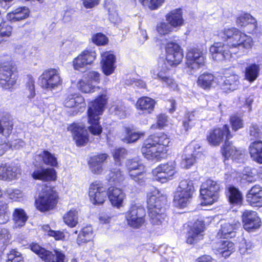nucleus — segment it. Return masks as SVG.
Masks as SVG:
<instances>
[{"label": "nucleus", "instance_id": "nucleus-1", "mask_svg": "<svg viewBox=\"0 0 262 262\" xmlns=\"http://www.w3.org/2000/svg\"><path fill=\"white\" fill-rule=\"evenodd\" d=\"M217 36L224 42H214L210 47V52L215 60L228 59L236 53L235 49L249 50L253 46L252 38L235 27H224L217 30Z\"/></svg>", "mask_w": 262, "mask_h": 262}, {"label": "nucleus", "instance_id": "nucleus-2", "mask_svg": "<svg viewBox=\"0 0 262 262\" xmlns=\"http://www.w3.org/2000/svg\"><path fill=\"white\" fill-rule=\"evenodd\" d=\"M170 142L169 136L164 132H156L148 135L143 142L141 152L148 160L159 161L162 159V150L168 146Z\"/></svg>", "mask_w": 262, "mask_h": 262}, {"label": "nucleus", "instance_id": "nucleus-3", "mask_svg": "<svg viewBox=\"0 0 262 262\" xmlns=\"http://www.w3.org/2000/svg\"><path fill=\"white\" fill-rule=\"evenodd\" d=\"M165 201V196L156 188L148 194L147 207L149 221L153 226L158 228L165 226L167 224L166 215L163 207Z\"/></svg>", "mask_w": 262, "mask_h": 262}, {"label": "nucleus", "instance_id": "nucleus-4", "mask_svg": "<svg viewBox=\"0 0 262 262\" xmlns=\"http://www.w3.org/2000/svg\"><path fill=\"white\" fill-rule=\"evenodd\" d=\"M107 103V98L105 94H101L89 102L87 110L88 127L90 133L94 136H100L103 131L100 124L101 116Z\"/></svg>", "mask_w": 262, "mask_h": 262}, {"label": "nucleus", "instance_id": "nucleus-5", "mask_svg": "<svg viewBox=\"0 0 262 262\" xmlns=\"http://www.w3.org/2000/svg\"><path fill=\"white\" fill-rule=\"evenodd\" d=\"M16 65L11 60L0 63V86L4 90L12 91L16 85L18 75Z\"/></svg>", "mask_w": 262, "mask_h": 262}, {"label": "nucleus", "instance_id": "nucleus-6", "mask_svg": "<svg viewBox=\"0 0 262 262\" xmlns=\"http://www.w3.org/2000/svg\"><path fill=\"white\" fill-rule=\"evenodd\" d=\"M194 191L193 182L189 180L180 181L174 194L173 203L179 208L186 207L190 202Z\"/></svg>", "mask_w": 262, "mask_h": 262}, {"label": "nucleus", "instance_id": "nucleus-7", "mask_svg": "<svg viewBox=\"0 0 262 262\" xmlns=\"http://www.w3.org/2000/svg\"><path fill=\"white\" fill-rule=\"evenodd\" d=\"M38 79L40 87L44 90L52 91L62 84L59 70L56 68H50L44 70Z\"/></svg>", "mask_w": 262, "mask_h": 262}, {"label": "nucleus", "instance_id": "nucleus-8", "mask_svg": "<svg viewBox=\"0 0 262 262\" xmlns=\"http://www.w3.org/2000/svg\"><path fill=\"white\" fill-rule=\"evenodd\" d=\"M57 194L53 187H45L35 201L36 208L42 212L52 209L57 203Z\"/></svg>", "mask_w": 262, "mask_h": 262}, {"label": "nucleus", "instance_id": "nucleus-9", "mask_svg": "<svg viewBox=\"0 0 262 262\" xmlns=\"http://www.w3.org/2000/svg\"><path fill=\"white\" fill-rule=\"evenodd\" d=\"M219 184L211 180H207L200 189L202 205H212L216 202L219 197Z\"/></svg>", "mask_w": 262, "mask_h": 262}, {"label": "nucleus", "instance_id": "nucleus-10", "mask_svg": "<svg viewBox=\"0 0 262 262\" xmlns=\"http://www.w3.org/2000/svg\"><path fill=\"white\" fill-rule=\"evenodd\" d=\"M233 137L229 126L225 124L222 127H215L210 129L206 135V140L211 146H219L223 141Z\"/></svg>", "mask_w": 262, "mask_h": 262}, {"label": "nucleus", "instance_id": "nucleus-11", "mask_svg": "<svg viewBox=\"0 0 262 262\" xmlns=\"http://www.w3.org/2000/svg\"><path fill=\"white\" fill-rule=\"evenodd\" d=\"M165 60L171 67H176L180 64L184 58V51L181 46L170 41L165 46Z\"/></svg>", "mask_w": 262, "mask_h": 262}, {"label": "nucleus", "instance_id": "nucleus-12", "mask_svg": "<svg viewBox=\"0 0 262 262\" xmlns=\"http://www.w3.org/2000/svg\"><path fill=\"white\" fill-rule=\"evenodd\" d=\"M205 56L203 50L199 47H192L187 49L186 64L191 69H199L205 63Z\"/></svg>", "mask_w": 262, "mask_h": 262}, {"label": "nucleus", "instance_id": "nucleus-13", "mask_svg": "<svg viewBox=\"0 0 262 262\" xmlns=\"http://www.w3.org/2000/svg\"><path fill=\"white\" fill-rule=\"evenodd\" d=\"M220 152L223 157L224 162L229 160L234 162L244 157L245 150L234 146L232 141L227 140H225L221 146Z\"/></svg>", "mask_w": 262, "mask_h": 262}, {"label": "nucleus", "instance_id": "nucleus-14", "mask_svg": "<svg viewBox=\"0 0 262 262\" xmlns=\"http://www.w3.org/2000/svg\"><path fill=\"white\" fill-rule=\"evenodd\" d=\"M68 130L71 132L73 139L77 146H84L89 142V134L84 125L72 123L68 126Z\"/></svg>", "mask_w": 262, "mask_h": 262}, {"label": "nucleus", "instance_id": "nucleus-15", "mask_svg": "<svg viewBox=\"0 0 262 262\" xmlns=\"http://www.w3.org/2000/svg\"><path fill=\"white\" fill-rule=\"evenodd\" d=\"M96 57L95 50L92 48H86L73 60V68L76 70H79L88 65H91Z\"/></svg>", "mask_w": 262, "mask_h": 262}, {"label": "nucleus", "instance_id": "nucleus-16", "mask_svg": "<svg viewBox=\"0 0 262 262\" xmlns=\"http://www.w3.org/2000/svg\"><path fill=\"white\" fill-rule=\"evenodd\" d=\"M144 209L136 205L132 206L126 217L128 225L134 228H139L144 223Z\"/></svg>", "mask_w": 262, "mask_h": 262}, {"label": "nucleus", "instance_id": "nucleus-17", "mask_svg": "<svg viewBox=\"0 0 262 262\" xmlns=\"http://www.w3.org/2000/svg\"><path fill=\"white\" fill-rule=\"evenodd\" d=\"M105 188L99 182L91 183L89 189V196L92 203L100 205L104 203L105 198Z\"/></svg>", "mask_w": 262, "mask_h": 262}, {"label": "nucleus", "instance_id": "nucleus-18", "mask_svg": "<svg viewBox=\"0 0 262 262\" xmlns=\"http://www.w3.org/2000/svg\"><path fill=\"white\" fill-rule=\"evenodd\" d=\"M63 105L67 108H74L77 113L83 112L86 106L84 97L79 93L68 94L64 99Z\"/></svg>", "mask_w": 262, "mask_h": 262}, {"label": "nucleus", "instance_id": "nucleus-19", "mask_svg": "<svg viewBox=\"0 0 262 262\" xmlns=\"http://www.w3.org/2000/svg\"><path fill=\"white\" fill-rule=\"evenodd\" d=\"M176 172L173 165H160L152 170L155 179L162 183L171 179Z\"/></svg>", "mask_w": 262, "mask_h": 262}, {"label": "nucleus", "instance_id": "nucleus-20", "mask_svg": "<svg viewBox=\"0 0 262 262\" xmlns=\"http://www.w3.org/2000/svg\"><path fill=\"white\" fill-rule=\"evenodd\" d=\"M118 138L127 144L134 143L144 135L143 132H136L133 126H125L118 132Z\"/></svg>", "mask_w": 262, "mask_h": 262}, {"label": "nucleus", "instance_id": "nucleus-21", "mask_svg": "<svg viewBox=\"0 0 262 262\" xmlns=\"http://www.w3.org/2000/svg\"><path fill=\"white\" fill-rule=\"evenodd\" d=\"M205 226L202 221H196L187 234L186 242L193 244L203 238Z\"/></svg>", "mask_w": 262, "mask_h": 262}, {"label": "nucleus", "instance_id": "nucleus-22", "mask_svg": "<svg viewBox=\"0 0 262 262\" xmlns=\"http://www.w3.org/2000/svg\"><path fill=\"white\" fill-rule=\"evenodd\" d=\"M240 227L241 224L237 221H233L232 222L222 221L221 229L217 234V237L221 238L233 237L235 236L236 231Z\"/></svg>", "mask_w": 262, "mask_h": 262}, {"label": "nucleus", "instance_id": "nucleus-23", "mask_svg": "<svg viewBox=\"0 0 262 262\" xmlns=\"http://www.w3.org/2000/svg\"><path fill=\"white\" fill-rule=\"evenodd\" d=\"M166 21L174 29H180L185 24L183 11L181 8H177L169 11L165 16Z\"/></svg>", "mask_w": 262, "mask_h": 262}, {"label": "nucleus", "instance_id": "nucleus-24", "mask_svg": "<svg viewBox=\"0 0 262 262\" xmlns=\"http://www.w3.org/2000/svg\"><path fill=\"white\" fill-rule=\"evenodd\" d=\"M243 227L247 231L256 229L260 226V220L257 213L253 211L246 210L242 215Z\"/></svg>", "mask_w": 262, "mask_h": 262}, {"label": "nucleus", "instance_id": "nucleus-25", "mask_svg": "<svg viewBox=\"0 0 262 262\" xmlns=\"http://www.w3.org/2000/svg\"><path fill=\"white\" fill-rule=\"evenodd\" d=\"M213 250L216 254L224 258L229 256L235 250L234 244L228 240H220L215 243Z\"/></svg>", "mask_w": 262, "mask_h": 262}, {"label": "nucleus", "instance_id": "nucleus-26", "mask_svg": "<svg viewBox=\"0 0 262 262\" xmlns=\"http://www.w3.org/2000/svg\"><path fill=\"white\" fill-rule=\"evenodd\" d=\"M14 128L13 119L10 114L3 112L0 114V135L9 137Z\"/></svg>", "mask_w": 262, "mask_h": 262}, {"label": "nucleus", "instance_id": "nucleus-27", "mask_svg": "<svg viewBox=\"0 0 262 262\" xmlns=\"http://www.w3.org/2000/svg\"><path fill=\"white\" fill-rule=\"evenodd\" d=\"M247 202L253 207L262 206V187L259 185L253 186L246 195Z\"/></svg>", "mask_w": 262, "mask_h": 262}, {"label": "nucleus", "instance_id": "nucleus-28", "mask_svg": "<svg viewBox=\"0 0 262 262\" xmlns=\"http://www.w3.org/2000/svg\"><path fill=\"white\" fill-rule=\"evenodd\" d=\"M156 104L155 99L147 96H142L138 99L135 106L137 110L143 114H150L154 112Z\"/></svg>", "mask_w": 262, "mask_h": 262}, {"label": "nucleus", "instance_id": "nucleus-29", "mask_svg": "<svg viewBox=\"0 0 262 262\" xmlns=\"http://www.w3.org/2000/svg\"><path fill=\"white\" fill-rule=\"evenodd\" d=\"M20 174L18 167L14 165H0V180L11 181Z\"/></svg>", "mask_w": 262, "mask_h": 262}, {"label": "nucleus", "instance_id": "nucleus-30", "mask_svg": "<svg viewBox=\"0 0 262 262\" xmlns=\"http://www.w3.org/2000/svg\"><path fill=\"white\" fill-rule=\"evenodd\" d=\"M34 179L43 181H56L57 179L56 172L53 168H38L32 173Z\"/></svg>", "mask_w": 262, "mask_h": 262}, {"label": "nucleus", "instance_id": "nucleus-31", "mask_svg": "<svg viewBox=\"0 0 262 262\" xmlns=\"http://www.w3.org/2000/svg\"><path fill=\"white\" fill-rule=\"evenodd\" d=\"M248 151L252 160L258 164H262V141L255 140L249 147Z\"/></svg>", "mask_w": 262, "mask_h": 262}, {"label": "nucleus", "instance_id": "nucleus-32", "mask_svg": "<svg viewBox=\"0 0 262 262\" xmlns=\"http://www.w3.org/2000/svg\"><path fill=\"white\" fill-rule=\"evenodd\" d=\"M30 10L26 7H19L7 14V19L14 23L26 19L29 16Z\"/></svg>", "mask_w": 262, "mask_h": 262}, {"label": "nucleus", "instance_id": "nucleus-33", "mask_svg": "<svg viewBox=\"0 0 262 262\" xmlns=\"http://www.w3.org/2000/svg\"><path fill=\"white\" fill-rule=\"evenodd\" d=\"M236 25L239 28H245L251 25L252 26L253 30H255L257 28L256 20L250 13L243 12L235 18Z\"/></svg>", "mask_w": 262, "mask_h": 262}, {"label": "nucleus", "instance_id": "nucleus-34", "mask_svg": "<svg viewBox=\"0 0 262 262\" xmlns=\"http://www.w3.org/2000/svg\"><path fill=\"white\" fill-rule=\"evenodd\" d=\"M101 56L104 57L102 65V70L105 75H110L114 72V63L115 56L113 54H110L108 52H103Z\"/></svg>", "mask_w": 262, "mask_h": 262}, {"label": "nucleus", "instance_id": "nucleus-35", "mask_svg": "<svg viewBox=\"0 0 262 262\" xmlns=\"http://www.w3.org/2000/svg\"><path fill=\"white\" fill-rule=\"evenodd\" d=\"M238 83L237 75L231 74L225 77L221 84V89L225 93H229L236 90Z\"/></svg>", "mask_w": 262, "mask_h": 262}, {"label": "nucleus", "instance_id": "nucleus-36", "mask_svg": "<svg viewBox=\"0 0 262 262\" xmlns=\"http://www.w3.org/2000/svg\"><path fill=\"white\" fill-rule=\"evenodd\" d=\"M215 80L214 75L210 73L205 72L199 76L196 82L199 86L204 90L211 88Z\"/></svg>", "mask_w": 262, "mask_h": 262}, {"label": "nucleus", "instance_id": "nucleus-37", "mask_svg": "<svg viewBox=\"0 0 262 262\" xmlns=\"http://www.w3.org/2000/svg\"><path fill=\"white\" fill-rule=\"evenodd\" d=\"M12 217L15 228L24 226L28 218L24 210L21 208H15L12 213Z\"/></svg>", "mask_w": 262, "mask_h": 262}, {"label": "nucleus", "instance_id": "nucleus-38", "mask_svg": "<svg viewBox=\"0 0 262 262\" xmlns=\"http://www.w3.org/2000/svg\"><path fill=\"white\" fill-rule=\"evenodd\" d=\"M259 72V66L256 63H251L245 68V79L250 82H252L258 77Z\"/></svg>", "mask_w": 262, "mask_h": 262}, {"label": "nucleus", "instance_id": "nucleus-39", "mask_svg": "<svg viewBox=\"0 0 262 262\" xmlns=\"http://www.w3.org/2000/svg\"><path fill=\"white\" fill-rule=\"evenodd\" d=\"M31 250L45 261H50L54 255L51 254V252L46 250L45 249L41 247L36 243H32L30 245Z\"/></svg>", "mask_w": 262, "mask_h": 262}, {"label": "nucleus", "instance_id": "nucleus-40", "mask_svg": "<svg viewBox=\"0 0 262 262\" xmlns=\"http://www.w3.org/2000/svg\"><path fill=\"white\" fill-rule=\"evenodd\" d=\"M64 223L70 227H75L78 223V212L76 209H71L63 216Z\"/></svg>", "mask_w": 262, "mask_h": 262}, {"label": "nucleus", "instance_id": "nucleus-41", "mask_svg": "<svg viewBox=\"0 0 262 262\" xmlns=\"http://www.w3.org/2000/svg\"><path fill=\"white\" fill-rule=\"evenodd\" d=\"M24 94L29 99H33L36 96L35 80L31 75H27V81L25 83Z\"/></svg>", "mask_w": 262, "mask_h": 262}, {"label": "nucleus", "instance_id": "nucleus-42", "mask_svg": "<svg viewBox=\"0 0 262 262\" xmlns=\"http://www.w3.org/2000/svg\"><path fill=\"white\" fill-rule=\"evenodd\" d=\"M13 33V27L6 21L0 23V44L11 37Z\"/></svg>", "mask_w": 262, "mask_h": 262}, {"label": "nucleus", "instance_id": "nucleus-43", "mask_svg": "<svg viewBox=\"0 0 262 262\" xmlns=\"http://www.w3.org/2000/svg\"><path fill=\"white\" fill-rule=\"evenodd\" d=\"M168 125V117L164 113H160L156 116V122L151 126V128L154 130L164 129Z\"/></svg>", "mask_w": 262, "mask_h": 262}, {"label": "nucleus", "instance_id": "nucleus-44", "mask_svg": "<svg viewBox=\"0 0 262 262\" xmlns=\"http://www.w3.org/2000/svg\"><path fill=\"white\" fill-rule=\"evenodd\" d=\"M229 122L233 132H236L244 127L243 119L237 114L230 115L229 118Z\"/></svg>", "mask_w": 262, "mask_h": 262}, {"label": "nucleus", "instance_id": "nucleus-45", "mask_svg": "<svg viewBox=\"0 0 262 262\" xmlns=\"http://www.w3.org/2000/svg\"><path fill=\"white\" fill-rule=\"evenodd\" d=\"M173 28L167 21H160L157 23L156 29L160 36H165L170 34L173 31Z\"/></svg>", "mask_w": 262, "mask_h": 262}, {"label": "nucleus", "instance_id": "nucleus-46", "mask_svg": "<svg viewBox=\"0 0 262 262\" xmlns=\"http://www.w3.org/2000/svg\"><path fill=\"white\" fill-rule=\"evenodd\" d=\"M11 234L6 228L0 229V252H2L10 243Z\"/></svg>", "mask_w": 262, "mask_h": 262}, {"label": "nucleus", "instance_id": "nucleus-47", "mask_svg": "<svg viewBox=\"0 0 262 262\" xmlns=\"http://www.w3.org/2000/svg\"><path fill=\"white\" fill-rule=\"evenodd\" d=\"M229 200L231 204H239L242 201V196L241 192L234 187H229Z\"/></svg>", "mask_w": 262, "mask_h": 262}, {"label": "nucleus", "instance_id": "nucleus-48", "mask_svg": "<svg viewBox=\"0 0 262 262\" xmlns=\"http://www.w3.org/2000/svg\"><path fill=\"white\" fill-rule=\"evenodd\" d=\"M93 238V229L91 226L84 227L78 235V241L81 243L90 241Z\"/></svg>", "mask_w": 262, "mask_h": 262}, {"label": "nucleus", "instance_id": "nucleus-49", "mask_svg": "<svg viewBox=\"0 0 262 262\" xmlns=\"http://www.w3.org/2000/svg\"><path fill=\"white\" fill-rule=\"evenodd\" d=\"M93 43L97 46H103L108 44V38L103 33L98 32L93 34L91 38Z\"/></svg>", "mask_w": 262, "mask_h": 262}, {"label": "nucleus", "instance_id": "nucleus-50", "mask_svg": "<svg viewBox=\"0 0 262 262\" xmlns=\"http://www.w3.org/2000/svg\"><path fill=\"white\" fill-rule=\"evenodd\" d=\"M9 206L5 202H0V223H6L9 220Z\"/></svg>", "mask_w": 262, "mask_h": 262}, {"label": "nucleus", "instance_id": "nucleus-51", "mask_svg": "<svg viewBox=\"0 0 262 262\" xmlns=\"http://www.w3.org/2000/svg\"><path fill=\"white\" fill-rule=\"evenodd\" d=\"M38 156L41 158L44 164H57V158L54 154L47 150H44Z\"/></svg>", "mask_w": 262, "mask_h": 262}, {"label": "nucleus", "instance_id": "nucleus-52", "mask_svg": "<svg viewBox=\"0 0 262 262\" xmlns=\"http://www.w3.org/2000/svg\"><path fill=\"white\" fill-rule=\"evenodd\" d=\"M111 176L108 180L109 182L110 183V185L112 186L108 188L107 194L108 198L111 203L112 206H115V187L113 186L115 183V178L114 176L115 174L112 172L111 173Z\"/></svg>", "mask_w": 262, "mask_h": 262}, {"label": "nucleus", "instance_id": "nucleus-53", "mask_svg": "<svg viewBox=\"0 0 262 262\" xmlns=\"http://www.w3.org/2000/svg\"><path fill=\"white\" fill-rule=\"evenodd\" d=\"M143 167V165H137L134 167H129V173L130 176L134 179L136 181H139L140 179L138 178L143 174L142 169Z\"/></svg>", "mask_w": 262, "mask_h": 262}, {"label": "nucleus", "instance_id": "nucleus-54", "mask_svg": "<svg viewBox=\"0 0 262 262\" xmlns=\"http://www.w3.org/2000/svg\"><path fill=\"white\" fill-rule=\"evenodd\" d=\"M7 193L9 198L14 201H19L24 196L22 191L18 189H8L7 190Z\"/></svg>", "mask_w": 262, "mask_h": 262}, {"label": "nucleus", "instance_id": "nucleus-55", "mask_svg": "<svg viewBox=\"0 0 262 262\" xmlns=\"http://www.w3.org/2000/svg\"><path fill=\"white\" fill-rule=\"evenodd\" d=\"M105 153H99L90 157L88 164H102L108 158Z\"/></svg>", "mask_w": 262, "mask_h": 262}, {"label": "nucleus", "instance_id": "nucleus-56", "mask_svg": "<svg viewBox=\"0 0 262 262\" xmlns=\"http://www.w3.org/2000/svg\"><path fill=\"white\" fill-rule=\"evenodd\" d=\"M51 254L54 255V257H52L50 261L46 262H66V255L61 250L55 249L54 253L51 252Z\"/></svg>", "mask_w": 262, "mask_h": 262}, {"label": "nucleus", "instance_id": "nucleus-57", "mask_svg": "<svg viewBox=\"0 0 262 262\" xmlns=\"http://www.w3.org/2000/svg\"><path fill=\"white\" fill-rule=\"evenodd\" d=\"M7 262H24V261L20 253L13 249L8 254Z\"/></svg>", "mask_w": 262, "mask_h": 262}, {"label": "nucleus", "instance_id": "nucleus-58", "mask_svg": "<svg viewBox=\"0 0 262 262\" xmlns=\"http://www.w3.org/2000/svg\"><path fill=\"white\" fill-rule=\"evenodd\" d=\"M125 194L122 190L116 188V207L119 208L123 205Z\"/></svg>", "mask_w": 262, "mask_h": 262}, {"label": "nucleus", "instance_id": "nucleus-59", "mask_svg": "<svg viewBox=\"0 0 262 262\" xmlns=\"http://www.w3.org/2000/svg\"><path fill=\"white\" fill-rule=\"evenodd\" d=\"M79 89L84 93H92L94 91V87L92 84L88 83L82 80L78 82Z\"/></svg>", "mask_w": 262, "mask_h": 262}, {"label": "nucleus", "instance_id": "nucleus-60", "mask_svg": "<svg viewBox=\"0 0 262 262\" xmlns=\"http://www.w3.org/2000/svg\"><path fill=\"white\" fill-rule=\"evenodd\" d=\"M253 248V245L251 242L244 241V243L241 244L239 251L241 254L245 255L250 253Z\"/></svg>", "mask_w": 262, "mask_h": 262}, {"label": "nucleus", "instance_id": "nucleus-61", "mask_svg": "<svg viewBox=\"0 0 262 262\" xmlns=\"http://www.w3.org/2000/svg\"><path fill=\"white\" fill-rule=\"evenodd\" d=\"M126 107L124 104H118L116 106V116L120 119L125 118L126 117Z\"/></svg>", "mask_w": 262, "mask_h": 262}, {"label": "nucleus", "instance_id": "nucleus-62", "mask_svg": "<svg viewBox=\"0 0 262 262\" xmlns=\"http://www.w3.org/2000/svg\"><path fill=\"white\" fill-rule=\"evenodd\" d=\"M104 8L107 11L109 18H112L115 11V4L112 1L105 0L104 3Z\"/></svg>", "mask_w": 262, "mask_h": 262}, {"label": "nucleus", "instance_id": "nucleus-63", "mask_svg": "<svg viewBox=\"0 0 262 262\" xmlns=\"http://www.w3.org/2000/svg\"><path fill=\"white\" fill-rule=\"evenodd\" d=\"M85 78L89 81L99 83L100 80V75L98 72L90 71L86 74Z\"/></svg>", "mask_w": 262, "mask_h": 262}, {"label": "nucleus", "instance_id": "nucleus-64", "mask_svg": "<svg viewBox=\"0 0 262 262\" xmlns=\"http://www.w3.org/2000/svg\"><path fill=\"white\" fill-rule=\"evenodd\" d=\"M249 135L254 138L259 137L260 132L258 125L256 123H252L249 127Z\"/></svg>", "mask_w": 262, "mask_h": 262}]
</instances>
